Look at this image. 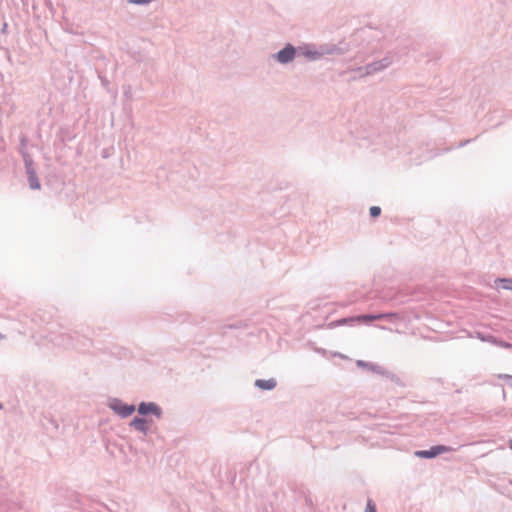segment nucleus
Wrapping results in <instances>:
<instances>
[{"instance_id":"obj_1","label":"nucleus","mask_w":512,"mask_h":512,"mask_svg":"<svg viewBox=\"0 0 512 512\" xmlns=\"http://www.w3.org/2000/svg\"><path fill=\"white\" fill-rule=\"evenodd\" d=\"M381 319H399V315L396 313H383V314H376V315H361L356 317H351V321H355V323H370L375 320H381Z\"/></svg>"},{"instance_id":"obj_2","label":"nucleus","mask_w":512,"mask_h":512,"mask_svg":"<svg viewBox=\"0 0 512 512\" xmlns=\"http://www.w3.org/2000/svg\"><path fill=\"white\" fill-rule=\"evenodd\" d=\"M449 451H451V448H449L447 446L439 445V446L432 447L430 450L417 451L415 454H416V456L421 457V458H432L441 453H445V452H449Z\"/></svg>"},{"instance_id":"obj_3","label":"nucleus","mask_w":512,"mask_h":512,"mask_svg":"<svg viewBox=\"0 0 512 512\" xmlns=\"http://www.w3.org/2000/svg\"><path fill=\"white\" fill-rule=\"evenodd\" d=\"M295 55V49L288 45L284 49L278 52L277 54V60L281 63H287L291 61L294 58Z\"/></svg>"},{"instance_id":"obj_4","label":"nucleus","mask_w":512,"mask_h":512,"mask_svg":"<svg viewBox=\"0 0 512 512\" xmlns=\"http://www.w3.org/2000/svg\"><path fill=\"white\" fill-rule=\"evenodd\" d=\"M138 411L140 414L146 415L149 413H153L156 415L160 414V410L158 406L154 403H141L139 405Z\"/></svg>"},{"instance_id":"obj_5","label":"nucleus","mask_w":512,"mask_h":512,"mask_svg":"<svg viewBox=\"0 0 512 512\" xmlns=\"http://www.w3.org/2000/svg\"><path fill=\"white\" fill-rule=\"evenodd\" d=\"M114 410L122 417H128L135 411V407L133 405L117 404L114 406Z\"/></svg>"},{"instance_id":"obj_6","label":"nucleus","mask_w":512,"mask_h":512,"mask_svg":"<svg viewBox=\"0 0 512 512\" xmlns=\"http://www.w3.org/2000/svg\"><path fill=\"white\" fill-rule=\"evenodd\" d=\"M27 173H28V181H29L30 187L35 190L40 189V182L36 176L35 171L28 167Z\"/></svg>"},{"instance_id":"obj_7","label":"nucleus","mask_w":512,"mask_h":512,"mask_svg":"<svg viewBox=\"0 0 512 512\" xmlns=\"http://www.w3.org/2000/svg\"><path fill=\"white\" fill-rule=\"evenodd\" d=\"M255 384L260 389L271 390L276 386V381L274 379H268V380L259 379V380H256Z\"/></svg>"},{"instance_id":"obj_8","label":"nucleus","mask_w":512,"mask_h":512,"mask_svg":"<svg viewBox=\"0 0 512 512\" xmlns=\"http://www.w3.org/2000/svg\"><path fill=\"white\" fill-rule=\"evenodd\" d=\"M131 426L139 431H145L147 428L146 421L142 418H135L131 422Z\"/></svg>"},{"instance_id":"obj_9","label":"nucleus","mask_w":512,"mask_h":512,"mask_svg":"<svg viewBox=\"0 0 512 512\" xmlns=\"http://www.w3.org/2000/svg\"><path fill=\"white\" fill-rule=\"evenodd\" d=\"M499 282L503 289L512 290V279H500Z\"/></svg>"},{"instance_id":"obj_10","label":"nucleus","mask_w":512,"mask_h":512,"mask_svg":"<svg viewBox=\"0 0 512 512\" xmlns=\"http://www.w3.org/2000/svg\"><path fill=\"white\" fill-rule=\"evenodd\" d=\"M380 213H381V209H380V207H378V206H372V207L370 208V215H371L372 217H377V216H379V215H380Z\"/></svg>"},{"instance_id":"obj_11","label":"nucleus","mask_w":512,"mask_h":512,"mask_svg":"<svg viewBox=\"0 0 512 512\" xmlns=\"http://www.w3.org/2000/svg\"><path fill=\"white\" fill-rule=\"evenodd\" d=\"M365 512H376V506L371 500L367 502Z\"/></svg>"},{"instance_id":"obj_12","label":"nucleus","mask_w":512,"mask_h":512,"mask_svg":"<svg viewBox=\"0 0 512 512\" xmlns=\"http://www.w3.org/2000/svg\"><path fill=\"white\" fill-rule=\"evenodd\" d=\"M129 3H133V4H148L150 2H152L153 0H128Z\"/></svg>"},{"instance_id":"obj_13","label":"nucleus","mask_w":512,"mask_h":512,"mask_svg":"<svg viewBox=\"0 0 512 512\" xmlns=\"http://www.w3.org/2000/svg\"><path fill=\"white\" fill-rule=\"evenodd\" d=\"M337 323L340 325H343V324L355 323V321H351V318H344V319L339 320Z\"/></svg>"}]
</instances>
